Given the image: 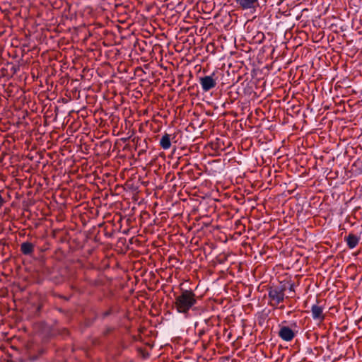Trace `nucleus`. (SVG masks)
Instances as JSON below:
<instances>
[{
  "instance_id": "nucleus-1",
  "label": "nucleus",
  "mask_w": 362,
  "mask_h": 362,
  "mask_svg": "<svg viewBox=\"0 0 362 362\" xmlns=\"http://www.w3.org/2000/svg\"><path fill=\"white\" fill-rule=\"evenodd\" d=\"M197 303L196 294L192 290L182 289L175 297V308L177 313L187 314Z\"/></svg>"
},
{
  "instance_id": "nucleus-2",
  "label": "nucleus",
  "mask_w": 362,
  "mask_h": 362,
  "mask_svg": "<svg viewBox=\"0 0 362 362\" xmlns=\"http://www.w3.org/2000/svg\"><path fill=\"white\" fill-rule=\"evenodd\" d=\"M285 291L284 286L270 287L268 291L269 305L276 308L280 303H283L286 298Z\"/></svg>"
},
{
  "instance_id": "nucleus-3",
  "label": "nucleus",
  "mask_w": 362,
  "mask_h": 362,
  "mask_svg": "<svg viewBox=\"0 0 362 362\" xmlns=\"http://www.w3.org/2000/svg\"><path fill=\"white\" fill-rule=\"evenodd\" d=\"M199 82L204 92L209 91L215 88L217 84L215 73L213 72L211 75L200 77Z\"/></svg>"
},
{
  "instance_id": "nucleus-4",
  "label": "nucleus",
  "mask_w": 362,
  "mask_h": 362,
  "mask_svg": "<svg viewBox=\"0 0 362 362\" xmlns=\"http://www.w3.org/2000/svg\"><path fill=\"white\" fill-rule=\"evenodd\" d=\"M278 335L283 341H291L296 337V332L289 327L280 326Z\"/></svg>"
},
{
  "instance_id": "nucleus-5",
  "label": "nucleus",
  "mask_w": 362,
  "mask_h": 362,
  "mask_svg": "<svg viewBox=\"0 0 362 362\" xmlns=\"http://www.w3.org/2000/svg\"><path fill=\"white\" fill-rule=\"evenodd\" d=\"M324 308L317 304L313 305L311 307L312 317L315 320H318L322 322L325 320V315L323 314Z\"/></svg>"
},
{
  "instance_id": "nucleus-6",
  "label": "nucleus",
  "mask_w": 362,
  "mask_h": 362,
  "mask_svg": "<svg viewBox=\"0 0 362 362\" xmlns=\"http://www.w3.org/2000/svg\"><path fill=\"white\" fill-rule=\"evenodd\" d=\"M243 9L254 8L257 4V0H236Z\"/></svg>"
},
{
  "instance_id": "nucleus-7",
  "label": "nucleus",
  "mask_w": 362,
  "mask_h": 362,
  "mask_svg": "<svg viewBox=\"0 0 362 362\" xmlns=\"http://www.w3.org/2000/svg\"><path fill=\"white\" fill-rule=\"evenodd\" d=\"M21 251L25 255H30L34 251V245L30 242H24L21 245Z\"/></svg>"
},
{
  "instance_id": "nucleus-8",
  "label": "nucleus",
  "mask_w": 362,
  "mask_h": 362,
  "mask_svg": "<svg viewBox=\"0 0 362 362\" xmlns=\"http://www.w3.org/2000/svg\"><path fill=\"white\" fill-rule=\"evenodd\" d=\"M346 244L350 249H353L356 247L358 243L359 238L353 233H349L347 237H346Z\"/></svg>"
},
{
  "instance_id": "nucleus-9",
  "label": "nucleus",
  "mask_w": 362,
  "mask_h": 362,
  "mask_svg": "<svg viewBox=\"0 0 362 362\" xmlns=\"http://www.w3.org/2000/svg\"><path fill=\"white\" fill-rule=\"evenodd\" d=\"M160 146L164 150H168L171 146L170 135L165 133L160 140Z\"/></svg>"
},
{
  "instance_id": "nucleus-10",
  "label": "nucleus",
  "mask_w": 362,
  "mask_h": 362,
  "mask_svg": "<svg viewBox=\"0 0 362 362\" xmlns=\"http://www.w3.org/2000/svg\"><path fill=\"white\" fill-rule=\"evenodd\" d=\"M5 203L4 199L1 196V191H0V208L4 205Z\"/></svg>"
}]
</instances>
